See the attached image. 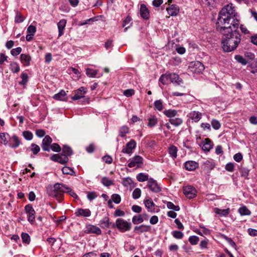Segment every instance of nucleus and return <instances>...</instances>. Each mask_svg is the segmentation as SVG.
<instances>
[{"label":"nucleus","mask_w":257,"mask_h":257,"mask_svg":"<svg viewBox=\"0 0 257 257\" xmlns=\"http://www.w3.org/2000/svg\"><path fill=\"white\" fill-rule=\"evenodd\" d=\"M229 209L228 208L226 209H220L217 208H215V213L221 216H226L229 214Z\"/></svg>","instance_id":"obj_37"},{"label":"nucleus","mask_w":257,"mask_h":257,"mask_svg":"<svg viewBox=\"0 0 257 257\" xmlns=\"http://www.w3.org/2000/svg\"><path fill=\"white\" fill-rule=\"evenodd\" d=\"M177 148L174 146H171L169 148V153L173 158L177 157Z\"/></svg>","instance_id":"obj_32"},{"label":"nucleus","mask_w":257,"mask_h":257,"mask_svg":"<svg viewBox=\"0 0 257 257\" xmlns=\"http://www.w3.org/2000/svg\"><path fill=\"white\" fill-rule=\"evenodd\" d=\"M234 169V164L232 163H227L225 166V169L229 172H233Z\"/></svg>","instance_id":"obj_64"},{"label":"nucleus","mask_w":257,"mask_h":257,"mask_svg":"<svg viewBox=\"0 0 257 257\" xmlns=\"http://www.w3.org/2000/svg\"><path fill=\"white\" fill-rule=\"evenodd\" d=\"M6 135L9 136L8 134L5 133L0 134V143L1 144H4L5 145H7L8 143L6 138Z\"/></svg>","instance_id":"obj_41"},{"label":"nucleus","mask_w":257,"mask_h":257,"mask_svg":"<svg viewBox=\"0 0 257 257\" xmlns=\"http://www.w3.org/2000/svg\"><path fill=\"white\" fill-rule=\"evenodd\" d=\"M31 147V151L34 155L37 154L40 151V147L35 144H32Z\"/></svg>","instance_id":"obj_50"},{"label":"nucleus","mask_w":257,"mask_h":257,"mask_svg":"<svg viewBox=\"0 0 257 257\" xmlns=\"http://www.w3.org/2000/svg\"><path fill=\"white\" fill-rule=\"evenodd\" d=\"M212 148V144L211 141L209 139L205 140V143L202 146V150L204 151H209Z\"/></svg>","instance_id":"obj_26"},{"label":"nucleus","mask_w":257,"mask_h":257,"mask_svg":"<svg viewBox=\"0 0 257 257\" xmlns=\"http://www.w3.org/2000/svg\"><path fill=\"white\" fill-rule=\"evenodd\" d=\"M73 154V151L71 148L67 145H64L62 148V154L66 156L68 158Z\"/></svg>","instance_id":"obj_27"},{"label":"nucleus","mask_w":257,"mask_h":257,"mask_svg":"<svg viewBox=\"0 0 257 257\" xmlns=\"http://www.w3.org/2000/svg\"><path fill=\"white\" fill-rule=\"evenodd\" d=\"M22 50V49L21 47H17L16 48L13 49L11 51V53L13 56H16L20 54Z\"/></svg>","instance_id":"obj_58"},{"label":"nucleus","mask_w":257,"mask_h":257,"mask_svg":"<svg viewBox=\"0 0 257 257\" xmlns=\"http://www.w3.org/2000/svg\"><path fill=\"white\" fill-rule=\"evenodd\" d=\"M150 229V226L146 225H141L140 226H136L134 228V231L137 232L139 234L145 232H148Z\"/></svg>","instance_id":"obj_21"},{"label":"nucleus","mask_w":257,"mask_h":257,"mask_svg":"<svg viewBox=\"0 0 257 257\" xmlns=\"http://www.w3.org/2000/svg\"><path fill=\"white\" fill-rule=\"evenodd\" d=\"M135 93L134 89H129L124 91L123 94L126 97H130Z\"/></svg>","instance_id":"obj_63"},{"label":"nucleus","mask_w":257,"mask_h":257,"mask_svg":"<svg viewBox=\"0 0 257 257\" xmlns=\"http://www.w3.org/2000/svg\"><path fill=\"white\" fill-rule=\"evenodd\" d=\"M112 200L116 204H118L121 201L120 196L118 194H114L111 196Z\"/></svg>","instance_id":"obj_57"},{"label":"nucleus","mask_w":257,"mask_h":257,"mask_svg":"<svg viewBox=\"0 0 257 257\" xmlns=\"http://www.w3.org/2000/svg\"><path fill=\"white\" fill-rule=\"evenodd\" d=\"M143 163V159L140 156H136L130 160L128 167L133 168L134 167H139L141 164Z\"/></svg>","instance_id":"obj_7"},{"label":"nucleus","mask_w":257,"mask_h":257,"mask_svg":"<svg viewBox=\"0 0 257 257\" xmlns=\"http://www.w3.org/2000/svg\"><path fill=\"white\" fill-rule=\"evenodd\" d=\"M240 20L232 4L223 7L220 11L216 23V30L222 35V48L226 52L234 50L241 41L237 29Z\"/></svg>","instance_id":"obj_1"},{"label":"nucleus","mask_w":257,"mask_h":257,"mask_svg":"<svg viewBox=\"0 0 257 257\" xmlns=\"http://www.w3.org/2000/svg\"><path fill=\"white\" fill-rule=\"evenodd\" d=\"M20 60L25 66H28L30 65L31 57L28 54H22L20 55Z\"/></svg>","instance_id":"obj_19"},{"label":"nucleus","mask_w":257,"mask_h":257,"mask_svg":"<svg viewBox=\"0 0 257 257\" xmlns=\"http://www.w3.org/2000/svg\"><path fill=\"white\" fill-rule=\"evenodd\" d=\"M173 236L177 239H181L183 236V233L180 231H174L172 232Z\"/></svg>","instance_id":"obj_56"},{"label":"nucleus","mask_w":257,"mask_h":257,"mask_svg":"<svg viewBox=\"0 0 257 257\" xmlns=\"http://www.w3.org/2000/svg\"><path fill=\"white\" fill-rule=\"evenodd\" d=\"M235 60L242 65H246L247 63L246 60L240 55H236L235 56Z\"/></svg>","instance_id":"obj_45"},{"label":"nucleus","mask_w":257,"mask_h":257,"mask_svg":"<svg viewBox=\"0 0 257 257\" xmlns=\"http://www.w3.org/2000/svg\"><path fill=\"white\" fill-rule=\"evenodd\" d=\"M169 122L175 126H178L183 123V120L179 117H173L169 119Z\"/></svg>","instance_id":"obj_29"},{"label":"nucleus","mask_w":257,"mask_h":257,"mask_svg":"<svg viewBox=\"0 0 257 257\" xmlns=\"http://www.w3.org/2000/svg\"><path fill=\"white\" fill-rule=\"evenodd\" d=\"M98 71L91 68H87L86 69V73L87 75L90 77H94L97 74Z\"/></svg>","instance_id":"obj_40"},{"label":"nucleus","mask_w":257,"mask_h":257,"mask_svg":"<svg viewBox=\"0 0 257 257\" xmlns=\"http://www.w3.org/2000/svg\"><path fill=\"white\" fill-rule=\"evenodd\" d=\"M137 179L139 182H144L147 180L148 181L149 180V176L143 173L138 174L137 176Z\"/></svg>","instance_id":"obj_34"},{"label":"nucleus","mask_w":257,"mask_h":257,"mask_svg":"<svg viewBox=\"0 0 257 257\" xmlns=\"http://www.w3.org/2000/svg\"><path fill=\"white\" fill-rule=\"evenodd\" d=\"M154 106L156 109L159 111H161L163 109V102L161 100H158L155 101Z\"/></svg>","instance_id":"obj_42"},{"label":"nucleus","mask_w":257,"mask_h":257,"mask_svg":"<svg viewBox=\"0 0 257 257\" xmlns=\"http://www.w3.org/2000/svg\"><path fill=\"white\" fill-rule=\"evenodd\" d=\"M85 88L81 87L76 91L75 95L72 97V99L73 100H78L84 97V94L86 92Z\"/></svg>","instance_id":"obj_14"},{"label":"nucleus","mask_w":257,"mask_h":257,"mask_svg":"<svg viewBox=\"0 0 257 257\" xmlns=\"http://www.w3.org/2000/svg\"><path fill=\"white\" fill-rule=\"evenodd\" d=\"M144 204L145 206L151 212H153L154 210V207L155 206V204L151 198H149V199L144 200Z\"/></svg>","instance_id":"obj_25"},{"label":"nucleus","mask_w":257,"mask_h":257,"mask_svg":"<svg viewBox=\"0 0 257 257\" xmlns=\"http://www.w3.org/2000/svg\"><path fill=\"white\" fill-rule=\"evenodd\" d=\"M50 149L55 152H60L61 149L60 146L57 143H53L50 146Z\"/></svg>","instance_id":"obj_49"},{"label":"nucleus","mask_w":257,"mask_h":257,"mask_svg":"<svg viewBox=\"0 0 257 257\" xmlns=\"http://www.w3.org/2000/svg\"><path fill=\"white\" fill-rule=\"evenodd\" d=\"M75 214L76 216L89 217L91 215V211L88 209L79 208Z\"/></svg>","instance_id":"obj_15"},{"label":"nucleus","mask_w":257,"mask_h":257,"mask_svg":"<svg viewBox=\"0 0 257 257\" xmlns=\"http://www.w3.org/2000/svg\"><path fill=\"white\" fill-rule=\"evenodd\" d=\"M62 173L65 175H74L75 172L73 169L69 167L64 166L62 169Z\"/></svg>","instance_id":"obj_30"},{"label":"nucleus","mask_w":257,"mask_h":257,"mask_svg":"<svg viewBox=\"0 0 257 257\" xmlns=\"http://www.w3.org/2000/svg\"><path fill=\"white\" fill-rule=\"evenodd\" d=\"M140 15L144 19H148L149 18V11L144 4L141 5L140 6Z\"/></svg>","instance_id":"obj_20"},{"label":"nucleus","mask_w":257,"mask_h":257,"mask_svg":"<svg viewBox=\"0 0 257 257\" xmlns=\"http://www.w3.org/2000/svg\"><path fill=\"white\" fill-rule=\"evenodd\" d=\"M170 80L176 85H179L183 82L182 79L176 73L170 74Z\"/></svg>","instance_id":"obj_17"},{"label":"nucleus","mask_w":257,"mask_h":257,"mask_svg":"<svg viewBox=\"0 0 257 257\" xmlns=\"http://www.w3.org/2000/svg\"><path fill=\"white\" fill-rule=\"evenodd\" d=\"M69 187L62 183H57L54 185V189H51L50 191L48 190L49 195L52 196L55 198L57 197H61L62 198L63 193H66Z\"/></svg>","instance_id":"obj_2"},{"label":"nucleus","mask_w":257,"mask_h":257,"mask_svg":"<svg viewBox=\"0 0 257 257\" xmlns=\"http://www.w3.org/2000/svg\"><path fill=\"white\" fill-rule=\"evenodd\" d=\"M238 212L241 215H249L251 213L250 211L245 206L239 208L238 209Z\"/></svg>","instance_id":"obj_35"},{"label":"nucleus","mask_w":257,"mask_h":257,"mask_svg":"<svg viewBox=\"0 0 257 257\" xmlns=\"http://www.w3.org/2000/svg\"><path fill=\"white\" fill-rule=\"evenodd\" d=\"M133 197L135 199H138L141 195V190L140 188H136L133 192Z\"/></svg>","instance_id":"obj_44"},{"label":"nucleus","mask_w":257,"mask_h":257,"mask_svg":"<svg viewBox=\"0 0 257 257\" xmlns=\"http://www.w3.org/2000/svg\"><path fill=\"white\" fill-rule=\"evenodd\" d=\"M183 193L184 195L189 199L193 198L196 195V190L195 188L190 185L183 187Z\"/></svg>","instance_id":"obj_6"},{"label":"nucleus","mask_w":257,"mask_h":257,"mask_svg":"<svg viewBox=\"0 0 257 257\" xmlns=\"http://www.w3.org/2000/svg\"><path fill=\"white\" fill-rule=\"evenodd\" d=\"M136 141L134 140H131L126 144V147L122 149L121 152L123 153L131 155L133 153V150L136 148Z\"/></svg>","instance_id":"obj_8"},{"label":"nucleus","mask_w":257,"mask_h":257,"mask_svg":"<svg viewBox=\"0 0 257 257\" xmlns=\"http://www.w3.org/2000/svg\"><path fill=\"white\" fill-rule=\"evenodd\" d=\"M87 197L88 200L90 201H91L94 199H95L97 197V195L96 194V192L93 191V192H88L87 193Z\"/></svg>","instance_id":"obj_61"},{"label":"nucleus","mask_w":257,"mask_h":257,"mask_svg":"<svg viewBox=\"0 0 257 257\" xmlns=\"http://www.w3.org/2000/svg\"><path fill=\"white\" fill-rule=\"evenodd\" d=\"M131 223L122 218L116 219L115 223L112 224V228L116 227L120 231L124 232L129 231L131 228Z\"/></svg>","instance_id":"obj_3"},{"label":"nucleus","mask_w":257,"mask_h":257,"mask_svg":"<svg viewBox=\"0 0 257 257\" xmlns=\"http://www.w3.org/2000/svg\"><path fill=\"white\" fill-rule=\"evenodd\" d=\"M185 168L188 171H194L198 167V164L195 161H189L186 162L185 164Z\"/></svg>","instance_id":"obj_18"},{"label":"nucleus","mask_w":257,"mask_h":257,"mask_svg":"<svg viewBox=\"0 0 257 257\" xmlns=\"http://www.w3.org/2000/svg\"><path fill=\"white\" fill-rule=\"evenodd\" d=\"M148 126L153 127L158 123V119L155 116H152L148 119Z\"/></svg>","instance_id":"obj_36"},{"label":"nucleus","mask_w":257,"mask_h":257,"mask_svg":"<svg viewBox=\"0 0 257 257\" xmlns=\"http://www.w3.org/2000/svg\"><path fill=\"white\" fill-rule=\"evenodd\" d=\"M50 159L54 162H58L61 164H65L69 161V158L66 156H65L62 154L61 155L53 154L50 157Z\"/></svg>","instance_id":"obj_5"},{"label":"nucleus","mask_w":257,"mask_h":257,"mask_svg":"<svg viewBox=\"0 0 257 257\" xmlns=\"http://www.w3.org/2000/svg\"><path fill=\"white\" fill-rule=\"evenodd\" d=\"M169 80H170V74H165L161 76L159 79V81L163 84L165 85L167 84Z\"/></svg>","instance_id":"obj_33"},{"label":"nucleus","mask_w":257,"mask_h":257,"mask_svg":"<svg viewBox=\"0 0 257 257\" xmlns=\"http://www.w3.org/2000/svg\"><path fill=\"white\" fill-rule=\"evenodd\" d=\"M164 113L168 117H169L170 118H172L173 117H174L177 113V111L176 110H171V109H169V110H166L164 111Z\"/></svg>","instance_id":"obj_31"},{"label":"nucleus","mask_w":257,"mask_h":257,"mask_svg":"<svg viewBox=\"0 0 257 257\" xmlns=\"http://www.w3.org/2000/svg\"><path fill=\"white\" fill-rule=\"evenodd\" d=\"M24 17L20 14V13L17 12L15 19V22L18 23H22L24 21Z\"/></svg>","instance_id":"obj_59"},{"label":"nucleus","mask_w":257,"mask_h":257,"mask_svg":"<svg viewBox=\"0 0 257 257\" xmlns=\"http://www.w3.org/2000/svg\"><path fill=\"white\" fill-rule=\"evenodd\" d=\"M23 135L24 137L27 140H31L33 139V134L31 132L29 131H24L23 133Z\"/></svg>","instance_id":"obj_53"},{"label":"nucleus","mask_w":257,"mask_h":257,"mask_svg":"<svg viewBox=\"0 0 257 257\" xmlns=\"http://www.w3.org/2000/svg\"><path fill=\"white\" fill-rule=\"evenodd\" d=\"M190 243L192 245L197 244L199 241V237L197 236H191L189 238Z\"/></svg>","instance_id":"obj_51"},{"label":"nucleus","mask_w":257,"mask_h":257,"mask_svg":"<svg viewBox=\"0 0 257 257\" xmlns=\"http://www.w3.org/2000/svg\"><path fill=\"white\" fill-rule=\"evenodd\" d=\"M100 225L101 226L102 228H107L109 227L110 226L112 227V224L113 223L109 222V218L107 217H104L101 221H100Z\"/></svg>","instance_id":"obj_28"},{"label":"nucleus","mask_w":257,"mask_h":257,"mask_svg":"<svg viewBox=\"0 0 257 257\" xmlns=\"http://www.w3.org/2000/svg\"><path fill=\"white\" fill-rule=\"evenodd\" d=\"M52 142V138L48 135L46 136L42 141L41 145L42 149L44 151L50 152V146H51Z\"/></svg>","instance_id":"obj_10"},{"label":"nucleus","mask_w":257,"mask_h":257,"mask_svg":"<svg viewBox=\"0 0 257 257\" xmlns=\"http://www.w3.org/2000/svg\"><path fill=\"white\" fill-rule=\"evenodd\" d=\"M167 206L169 209H172L174 211H178L180 210V207L178 205H175L171 202H168L167 203Z\"/></svg>","instance_id":"obj_47"},{"label":"nucleus","mask_w":257,"mask_h":257,"mask_svg":"<svg viewBox=\"0 0 257 257\" xmlns=\"http://www.w3.org/2000/svg\"><path fill=\"white\" fill-rule=\"evenodd\" d=\"M22 81L20 82V84L21 85L25 84L27 81L28 79V76L27 74L26 73H22L21 74Z\"/></svg>","instance_id":"obj_55"},{"label":"nucleus","mask_w":257,"mask_h":257,"mask_svg":"<svg viewBox=\"0 0 257 257\" xmlns=\"http://www.w3.org/2000/svg\"><path fill=\"white\" fill-rule=\"evenodd\" d=\"M144 221V218L141 215L134 216L132 219V222L134 224H138Z\"/></svg>","instance_id":"obj_39"},{"label":"nucleus","mask_w":257,"mask_h":257,"mask_svg":"<svg viewBox=\"0 0 257 257\" xmlns=\"http://www.w3.org/2000/svg\"><path fill=\"white\" fill-rule=\"evenodd\" d=\"M85 232L87 233H95L97 235L101 233V231L98 227L90 224L86 226Z\"/></svg>","instance_id":"obj_12"},{"label":"nucleus","mask_w":257,"mask_h":257,"mask_svg":"<svg viewBox=\"0 0 257 257\" xmlns=\"http://www.w3.org/2000/svg\"><path fill=\"white\" fill-rule=\"evenodd\" d=\"M189 68L190 71L194 73H200L205 68L204 65L198 61L191 62Z\"/></svg>","instance_id":"obj_4"},{"label":"nucleus","mask_w":257,"mask_h":257,"mask_svg":"<svg viewBox=\"0 0 257 257\" xmlns=\"http://www.w3.org/2000/svg\"><path fill=\"white\" fill-rule=\"evenodd\" d=\"M25 209L27 213L29 214L28 221L31 223H33L35 219V211L30 204L26 205Z\"/></svg>","instance_id":"obj_11"},{"label":"nucleus","mask_w":257,"mask_h":257,"mask_svg":"<svg viewBox=\"0 0 257 257\" xmlns=\"http://www.w3.org/2000/svg\"><path fill=\"white\" fill-rule=\"evenodd\" d=\"M21 237L23 242L29 244L30 242V237L27 233L23 232L21 234Z\"/></svg>","instance_id":"obj_46"},{"label":"nucleus","mask_w":257,"mask_h":257,"mask_svg":"<svg viewBox=\"0 0 257 257\" xmlns=\"http://www.w3.org/2000/svg\"><path fill=\"white\" fill-rule=\"evenodd\" d=\"M53 98L56 100H66L67 97L65 91L63 90H61L59 93L55 94L53 96Z\"/></svg>","instance_id":"obj_23"},{"label":"nucleus","mask_w":257,"mask_h":257,"mask_svg":"<svg viewBox=\"0 0 257 257\" xmlns=\"http://www.w3.org/2000/svg\"><path fill=\"white\" fill-rule=\"evenodd\" d=\"M10 69L13 73H18L20 71V68L17 62H14L10 64Z\"/></svg>","instance_id":"obj_38"},{"label":"nucleus","mask_w":257,"mask_h":257,"mask_svg":"<svg viewBox=\"0 0 257 257\" xmlns=\"http://www.w3.org/2000/svg\"><path fill=\"white\" fill-rule=\"evenodd\" d=\"M128 133V127L126 126H122L119 130V136L124 137Z\"/></svg>","instance_id":"obj_43"},{"label":"nucleus","mask_w":257,"mask_h":257,"mask_svg":"<svg viewBox=\"0 0 257 257\" xmlns=\"http://www.w3.org/2000/svg\"><path fill=\"white\" fill-rule=\"evenodd\" d=\"M10 141L11 143H10L9 146L12 148H18L21 143V141L16 135L13 136Z\"/></svg>","instance_id":"obj_22"},{"label":"nucleus","mask_w":257,"mask_h":257,"mask_svg":"<svg viewBox=\"0 0 257 257\" xmlns=\"http://www.w3.org/2000/svg\"><path fill=\"white\" fill-rule=\"evenodd\" d=\"M132 18L130 16H127L125 19L124 20L123 24H122V27H125L124 28V31H126V30L129 28V26H126V25L130 23L131 21Z\"/></svg>","instance_id":"obj_60"},{"label":"nucleus","mask_w":257,"mask_h":257,"mask_svg":"<svg viewBox=\"0 0 257 257\" xmlns=\"http://www.w3.org/2000/svg\"><path fill=\"white\" fill-rule=\"evenodd\" d=\"M148 186L153 192L158 193L161 191V187L159 186L156 180L153 178H150L148 181Z\"/></svg>","instance_id":"obj_9"},{"label":"nucleus","mask_w":257,"mask_h":257,"mask_svg":"<svg viewBox=\"0 0 257 257\" xmlns=\"http://www.w3.org/2000/svg\"><path fill=\"white\" fill-rule=\"evenodd\" d=\"M202 113L199 111H193L190 112L189 114V117L195 122L199 121L202 117Z\"/></svg>","instance_id":"obj_16"},{"label":"nucleus","mask_w":257,"mask_h":257,"mask_svg":"<svg viewBox=\"0 0 257 257\" xmlns=\"http://www.w3.org/2000/svg\"><path fill=\"white\" fill-rule=\"evenodd\" d=\"M101 183L105 186H109L113 184V182L105 177L102 178Z\"/></svg>","instance_id":"obj_48"},{"label":"nucleus","mask_w":257,"mask_h":257,"mask_svg":"<svg viewBox=\"0 0 257 257\" xmlns=\"http://www.w3.org/2000/svg\"><path fill=\"white\" fill-rule=\"evenodd\" d=\"M166 10L169 15L171 16H176L179 12V8L176 5H171L167 8Z\"/></svg>","instance_id":"obj_13"},{"label":"nucleus","mask_w":257,"mask_h":257,"mask_svg":"<svg viewBox=\"0 0 257 257\" xmlns=\"http://www.w3.org/2000/svg\"><path fill=\"white\" fill-rule=\"evenodd\" d=\"M211 125L212 127L215 130H218L221 126L220 122L216 119L212 120Z\"/></svg>","instance_id":"obj_54"},{"label":"nucleus","mask_w":257,"mask_h":257,"mask_svg":"<svg viewBox=\"0 0 257 257\" xmlns=\"http://www.w3.org/2000/svg\"><path fill=\"white\" fill-rule=\"evenodd\" d=\"M66 20L65 19L61 20L57 24L59 30V37L61 36L63 34V31L66 26Z\"/></svg>","instance_id":"obj_24"},{"label":"nucleus","mask_w":257,"mask_h":257,"mask_svg":"<svg viewBox=\"0 0 257 257\" xmlns=\"http://www.w3.org/2000/svg\"><path fill=\"white\" fill-rule=\"evenodd\" d=\"M133 183V181L130 178H125L122 181L123 185L126 187L132 186Z\"/></svg>","instance_id":"obj_52"},{"label":"nucleus","mask_w":257,"mask_h":257,"mask_svg":"<svg viewBox=\"0 0 257 257\" xmlns=\"http://www.w3.org/2000/svg\"><path fill=\"white\" fill-rule=\"evenodd\" d=\"M36 31V27L33 25H30L28 27L27 29V33L29 34H31L32 35H34Z\"/></svg>","instance_id":"obj_62"}]
</instances>
